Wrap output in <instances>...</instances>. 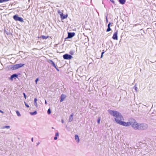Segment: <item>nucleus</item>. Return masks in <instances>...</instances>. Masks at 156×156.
<instances>
[{
	"label": "nucleus",
	"mask_w": 156,
	"mask_h": 156,
	"mask_svg": "<svg viewBox=\"0 0 156 156\" xmlns=\"http://www.w3.org/2000/svg\"><path fill=\"white\" fill-rule=\"evenodd\" d=\"M108 112L113 116L116 122L122 126H124L126 122L122 121L123 120V118L121 114L119 112L116 111L108 110Z\"/></svg>",
	"instance_id": "f257e3e1"
},
{
	"label": "nucleus",
	"mask_w": 156,
	"mask_h": 156,
	"mask_svg": "<svg viewBox=\"0 0 156 156\" xmlns=\"http://www.w3.org/2000/svg\"><path fill=\"white\" fill-rule=\"evenodd\" d=\"M131 126L135 130L139 129V124L133 118H131L129 120V122H126L124 126L127 127Z\"/></svg>",
	"instance_id": "f03ea898"
},
{
	"label": "nucleus",
	"mask_w": 156,
	"mask_h": 156,
	"mask_svg": "<svg viewBox=\"0 0 156 156\" xmlns=\"http://www.w3.org/2000/svg\"><path fill=\"white\" fill-rule=\"evenodd\" d=\"M13 18L15 21H18L21 22H23V19L21 17L18 16L17 15H15L13 16Z\"/></svg>",
	"instance_id": "7ed1b4c3"
},
{
	"label": "nucleus",
	"mask_w": 156,
	"mask_h": 156,
	"mask_svg": "<svg viewBox=\"0 0 156 156\" xmlns=\"http://www.w3.org/2000/svg\"><path fill=\"white\" fill-rule=\"evenodd\" d=\"M148 127V125L146 124H139V129H146Z\"/></svg>",
	"instance_id": "20e7f679"
},
{
	"label": "nucleus",
	"mask_w": 156,
	"mask_h": 156,
	"mask_svg": "<svg viewBox=\"0 0 156 156\" xmlns=\"http://www.w3.org/2000/svg\"><path fill=\"white\" fill-rule=\"evenodd\" d=\"M63 57L64 59H70L73 58L71 55L67 54L64 55Z\"/></svg>",
	"instance_id": "39448f33"
},
{
	"label": "nucleus",
	"mask_w": 156,
	"mask_h": 156,
	"mask_svg": "<svg viewBox=\"0 0 156 156\" xmlns=\"http://www.w3.org/2000/svg\"><path fill=\"white\" fill-rule=\"evenodd\" d=\"M118 30H116V32H115L113 34V35L112 36V39L114 40H118Z\"/></svg>",
	"instance_id": "423d86ee"
},
{
	"label": "nucleus",
	"mask_w": 156,
	"mask_h": 156,
	"mask_svg": "<svg viewBox=\"0 0 156 156\" xmlns=\"http://www.w3.org/2000/svg\"><path fill=\"white\" fill-rule=\"evenodd\" d=\"M75 35V33H68L67 37L68 38H71L72 37H73Z\"/></svg>",
	"instance_id": "0eeeda50"
},
{
	"label": "nucleus",
	"mask_w": 156,
	"mask_h": 156,
	"mask_svg": "<svg viewBox=\"0 0 156 156\" xmlns=\"http://www.w3.org/2000/svg\"><path fill=\"white\" fill-rule=\"evenodd\" d=\"M18 77V75L16 74H14L11 76L10 77V79L12 80L13 78L16 79Z\"/></svg>",
	"instance_id": "6e6552de"
},
{
	"label": "nucleus",
	"mask_w": 156,
	"mask_h": 156,
	"mask_svg": "<svg viewBox=\"0 0 156 156\" xmlns=\"http://www.w3.org/2000/svg\"><path fill=\"white\" fill-rule=\"evenodd\" d=\"M18 68H19V67L18 64L14 65L11 68L12 70H15Z\"/></svg>",
	"instance_id": "1a4fd4ad"
},
{
	"label": "nucleus",
	"mask_w": 156,
	"mask_h": 156,
	"mask_svg": "<svg viewBox=\"0 0 156 156\" xmlns=\"http://www.w3.org/2000/svg\"><path fill=\"white\" fill-rule=\"evenodd\" d=\"M61 18L62 19H64L66 18L67 17V15H64L63 13H62L60 14Z\"/></svg>",
	"instance_id": "9d476101"
},
{
	"label": "nucleus",
	"mask_w": 156,
	"mask_h": 156,
	"mask_svg": "<svg viewBox=\"0 0 156 156\" xmlns=\"http://www.w3.org/2000/svg\"><path fill=\"white\" fill-rule=\"evenodd\" d=\"M66 96L63 94H62L60 98V102H62L64 101V99L66 98Z\"/></svg>",
	"instance_id": "9b49d317"
},
{
	"label": "nucleus",
	"mask_w": 156,
	"mask_h": 156,
	"mask_svg": "<svg viewBox=\"0 0 156 156\" xmlns=\"http://www.w3.org/2000/svg\"><path fill=\"white\" fill-rule=\"evenodd\" d=\"M75 139L76 140L77 143H79V142L80 139L79 136L76 134L75 135Z\"/></svg>",
	"instance_id": "f8f14e48"
},
{
	"label": "nucleus",
	"mask_w": 156,
	"mask_h": 156,
	"mask_svg": "<svg viewBox=\"0 0 156 156\" xmlns=\"http://www.w3.org/2000/svg\"><path fill=\"white\" fill-rule=\"evenodd\" d=\"M48 62L51 64L54 67H55V64L52 60H49L48 61Z\"/></svg>",
	"instance_id": "ddd939ff"
},
{
	"label": "nucleus",
	"mask_w": 156,
	"mask_h": 156,
	"mask_svg": "<svg viewBox=\"0 0 156 156\" xmlns=\"http://www.w3.org/2000/svg\"><path fill=\"white\" fill-rule=\"evenodd\" d=\"M73 114H71L70 115L69 117V122H70L73 121Z\"/></svg>",
	"instance_id": "4468645a"
},
{
	"label": "nucleus",
	"mask_w": 156,
	"mask_h": 156,
	"mask_svg": "<svg viewBox=\"0 0 156 156\" xmlns=\"http://www.w3.org/2000/svg\"><path fill=\"white\" fill-rule=\"evenodd\" d=\"M37 98H35L34 99V105L36 107H37Z\"/></svg>",
	"instance_id": "2eb2a0df"
},
{
	"label": "nucleus",
	"mask_w": 156,
	"mask_h": 156,
	"mask_svg": "<svg viewBox=\"0 0 156 156\" xmlns=\"http://www.w3.org/2000/svg\"><path fill=\"white\" fill-rule=\"evenodd\" d=\"M120 3L122 5L125 3L126 0H119Z\"/></svg>",
	"instance_id": "dca6fc26"
},
{
	"label": "nucleus",
	"mask_w": 156,
	"mask_h": 156,
	"mask_svg": "<svg viewBox=\"0 0 156 156\" xmlns=\"http://www.w3.org/2000/svg\"><path fill=\"white\" fill-rule=\"evenodd\" d=\"M40 37L42 39H47L48 37V36H46L44 35H42Z\"/></svg>",
	"instance_id": "f3484780"
},
{
	"label": "nucleus",
	"mask_w": 156,
	"mask_h": 156,
	"mask_svg": "<svg viewBox=\"0 0 156 156\" xmlns=\"http://www.w3.org/2000/svg\"><path fill=\"white\" fill-rule=\"evenodd\" d=\"M30 113L31 115H35L37 114V112L36 111H35L34 112H30Z\"/></svg>",
	"instance_id": "a211bd4d"
},
{
	"label": "nucleus",
	"mask_w": 156,
	"mask_h": 156,
	"mask_svg": "<svg viewBox=\"0 0 156 156\" xmlns=\"http://www.w3.org/2000/svg\"><path fill=\"white\" fill-rule=\"evenodd\" d=\"M10 127L9 126H4L2 127L1 128L2 129H4L6 128L7 129H9Z\"/></svg>",
	"instance_id": "6ab92c4d"
},
{
	"label": "nucleus",
	"mask_w": 156,
	"mask_h": 156,
	"mask_svg": "<svg viewBox=\"0 0 156 156\" xmlns=\"http://www.w3.org/2000/svg\"><path fill=\"white\" fill-rule=\"evenodd\" d=\"M16 113L17 114V115L19 116V117H20L21 116V114H20V112H19V111H16Z\"/></svg>",
	"instance_id": "aec40b11"
},
{
	"label": "nucleus",
	"mask_w": 156,
	"mask_h": 156,
	"mask_svg": "<svg viewBox=\"0 0 156 156\" xmlns=\"http://www.w3.org/2000/svg\"><path fill=\"white\" fill-rule=\"evenodd\" d=\"M18 64V65L19 68L22 67L24 65V64H22V63L19 64Z\"/></svg>",
	"instance_id": "412c9836"
},
{
	"label": "nucleus",
	"mask_w": 156,
	"mask_h": 156,
	"mask_svg": "<svg viewBox=\"0 0 156 156\" xmlns=\"http://www.w3.org/2000/svg\"><path fill=\"white\" fill-rule=\"evenodd\" d=\"M9 0H0V3L9 1Z\"/></svg>",
	"instance_id": "4be33fe9"
},
{
	"label": "nucleus",
	"mask_w": 156,
	"mask_h": 156,
	"mask_svg": "<svg viewBox=\"0 0 156 156\" xmlns=\"http://www.w3.org/2000/svg\"><path fill=\"white\" fill-rule=\"evenodd\" d=\"M136 84L135 85V86H134V88L135 90H136V92L137 91V87H136Z\"/></svg>",
	"instance_id": "5701e85b"
},
{
	"label": "nucleus",
	"mask_w": 156,
	"mask_h": 156,
	"mask_svg": "<svg viewBox=\"0 0 156 156\" xmlns=\"http://www.w3.org/2000/svg\"><path fill=\"white\" fill-rule=\"evenodd\" d=\"M111 30V29L110 27H108V28L106 30V31L108 32L110 31Z\"/></svg>",
	"instance_id": "b1692460"
},
{
	"label": "nucleus",
	"mask_w": 156,
	"mask_h": 156,
	"mask_svg": "<svg viewBox=\"0 0 156 156\" xmlns=\"http://www.w3.org/2000/svg\"><path fill=\"white\" fill-rule=\"evenodd\" d=\"M47 113L48 114H50L51 113V110L50 108L48 109Z\"/></svg>",
	"instance_id": "393cba45"
},
{
	"label": "nucleus",
	"mask_w": 156,
	"mask_h": 156,
	"mask_svg": "<svg viewBox=\"0 0 156 156\" xmlns=\"http://www.w3.org/2000/svg\"><path fill=\"white\" fill-rule=\"evenodd\" d=\"M101 119L100 118H98V119L97 122L98 124H99L100 123V121Z\"/></svg>",
	"instance_id": "a878e982"
},
{
	"label": "nucleus",
	"mask_w": 156,
	"mask_h": 156,
	"mask_svg": "<svg viewBox=\"0 0 156 156\" xmlns=\"http://www.w3.org/2000/svg\"><path fill=\"white\" fill-rule=\"evenodd\" d=\"M24 103H25V106L27 107V108H29V106L26 103V102L24 101Z\"/></svg>",
	"instance_id": "bb28decb"
},
{
	"label": "nucleus",
	"mask_w": 156,
	"mask_h": 156,
	"mask_svg": "<svg viewBox=\"0 0 156 156\" xmlns=\"http://www.w3.org/2000/svg\"><path fill=\"white\" fill-rule=\"evenodd\" d=\"M55 136H59V133L58 132H57L55 133Z\"/></svg>",
	"instance_id": "cd10ccee"
},
{
	"label": "nucleus",
	"mask_w": 156,
	"mask_h": 156,
	"mask_svg": "<svg viewBox=\"0 0 156 156\" xmlns=\"http://www.w3.org/2000/svg\"><path fill=\"white\" fill-rule=\"evenodd\" d=\"M38 80H39L38 78H37L36 79V80L35 81L36 84H37V82Z\"/></svg>",
	"instance_id": "c85d7f7f"
},
{
	"label": "nucleus",
	"mask_w": 156,
	"mask_h": 156,
	"mask_svg": "<svg viewBox=\"0 0 156 156\" xmlns=\"http://www.w3.org/2000/svg\"><path fill=\"white\" fill-rule=\"evenodd\" d=\"M23 95L24 97L25 98V99H26V96L25 94L24 93H23Z\"/></svg>",
	"instance_id": "c756f323"
},
{
	"label": "nucleus",
	"mask_w": 156,
	"mask_h": 156,
	"mask_svg": "<svg viewBox=\"0 0 156 156\" xmlns=\"http://www.w3.org/2000/svg\"><path fill=\"white\" fill-rule=\"evenodd\" d=\"M110 1L112 2V3H113V4H115V2L114 1H113V0H110Z\"/></svg>",
	"instance_id": "7c9ffc66"
},
{
	"label": "nucleus",
	"mask_w": 156,
	"mask_h": 156,
	"mask_svg": "<svg viewBox=\"0 0 156 156\" xmlns=\"http://www.w3.org/2000/svg\"><path fill=\"white\" fill-rule=\"evenodd\" d=\"M111 24L110 23H109L108 25V27H110V25Z\"/></svg>",
	"instance_id": "2f4dec72"
},
{
	"label": "nucleus",
	"mask_w": 156,
	"mask_h": 156,
	"mask_svg": "<svg viewBox=\"0 0 156 156\" xmlns=\"http://www.w3.org/2000/svg\"><path fill=\"white\" fill-rule=\"evenodd\" d=\"M70 53L71 55H73V51H71L70 52Z\"/></svg>",
	"instance_id": "473e14b6"
},
{
	"label": "nucleus",
	"mask_w": 156,
	"mask_h": 156,
	"mask_svg": "<svg viewBox=\"0 0 156 156\" xmlns=\"http://www.w3.org/2000/svg\"><path fill=\"white\" fill-rule=\"evenodd\" d=\"M57 139V136H55L54 137V139L55 140H56Z\"/></svg>",
	"instance_id": "72a5a7b5"
},
{
	"label": "nucleus",
	"mask_w": 156,
	"mask_h": 156,
	"mask_svg": "<svg viewBox=\"0 0 156 156\" xmlns=\"http://www.w3.org/2000/svg\"><path fill=\"white\" fill-rule=\"evenodd\" d=\"M0 112L2 113H4V112L2 111H1V110H0Z\"/></svg>",
	"instance_id": "f704fd0d"
},
{
	"label": "nucleus",
	"mask_w": 156,
	"mask_h": 156,
	"mask_svg": "<svg viewBox=\"0 0 156 156\" xmlns=\"http://www.w3.org/2000/svg\"><path fill=\"white\" fill-rule=\"evenodd\" d=\"M106 22H108V19H107V16H106Z\"/></svg>",
	"instance_id": "c9c22d12"
},
{
	"label": "nucleus",
	"mask_w": 156,
	"mask_h": 156,
	"mask_svg": "<svg viewBox=\"0 0 156 156\" xmlns=\"http://www.w3.org/2000/svg\"><path fill=\"white\" fill-rule=\"evenodd\" d=\"M61 122L62 123H63L64 122V120L63 119H62L61 120Z\"/></svg>",
	"instance_id": "e433bc0d"
},
{
	"label": "nucleus",
	"mask_w": 156,
	"mask_h": 156,
	"mask_svg": "<svg viewBox=\"0 0 156 156\" xmlns=\"http://www.w3.org/2000/svg\"><path fill=\"white\" fill-rule=\"evenodd\" d=\"M40 144V142H38L37 143V145H39V144Z\"/></svg>",
	"instance_id": "4c0bfd02"
},
{
	"label": "nucleus",
	"mask_w": 156,
	"mask_h": 156,
	"mask_svg": "<svg viewBox=\"0 0 156 156\" xmlns=\"http://www.w3.org/2000/svg\"><path fill=\"white\" fill-rule=\"evenodd\" d=\"M105 52L104 51H103L102 53H101V54L102 55H103L104 53Z\"/></svg>",
	"instance_id": "58836bf2"
},
{
	"label": "nucleus",
	"mask_w": 156,
	"mask_h": 156,
	"mask_svg": "<svg viewBox=\"0 0 156 156\" xmlns=\"http://www.w3.org/2000/svg\"><path fill=\"white\" fill-rule=\"evenodd\" d=\"M31 141H32L33 142V138H32V139H31Z\"/></svg>",
	"instance_id": "ea45409f"
},
{
	"label": "nucleus",
	"mask_w": 156,
	"mask_h": 156,
	"mask_svg": "<svg viewBox=\"0 0 156 156\" xmlns=\"http://www.w3.org/2000/svg\"><path fill=\"white\" fill-rule=\"evenodd\" d=\"M45 104H47V101H46V100H45Z\"/></svg>",
	"instance_id": "a19ab883"
},
{
	"label": "nucleus",
	"mask_w": 156,
	"mask_h": 156,
	"mask_svg": "<svg viewBox=\"0 0 156 156\" xmlns=\"http://www.w3.org/2000/svg\"><path fill=\"white\" fill-rule=\"evenodd\" d=\"M102 56H103V55H101V58H102Z\"/></svg>",
	"instance_id": "79ce46f5"
},
{
	"label": "nucleus",
	"mask_w": 156,
	"mask_h": 156,
	"mask_svg": "<svg viewBox=\"0 0 156 156\" xmlns=\"http://www.w3.org/2000/svg\"><path fill=\"white\" fill-rule=\"evenodd\" d=\"M56 69L58 71H59V69L57 68Z\"/></svg>",
	"instance_id": "37998d69"
},
{
	"label": "nucleus",
	"mask_w": 156,
	"mask_h": 156,
	"mask_svg": "<svg viewBox=\"0 0 156 156\" xmlns=\"http://www.w3.org/2000/svg\"><path fill=\"white\" fill-rule=\"evenodd\" d=\"M54 67L56 69V68H57L55 65V67Z\"/></svg>",
	"instance_id": "c03bdc74"
},
{
	"label": "nucleus",
	"mask_w": 156,
	"mask_h": 156,
	"mask_svg": "<svg viewBox=\"0 0 156 156\" xmlns=\"http://www.w3.org/2000/svg\"><path fill=\"white\" fill-rule=\"evenodd\" d=\"M52 129H54V127H52Z\"/></svg>",
	"instance_id": "a18cd8bd"
}]
</instances>
